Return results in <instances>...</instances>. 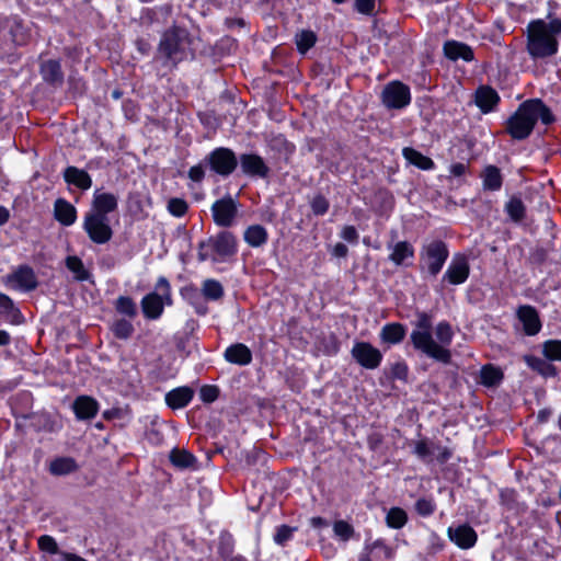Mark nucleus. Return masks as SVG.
<instances>
[{
    "instance_id": "34",
    "label": "nucleus",
    "mask_w": 561,
    "mask_h": 561,
    "mask_svg": "<svg viewBox=\"0 0 561 561\" xmlns=\"http://www.w3.org/2000/svg\"><path fill=\"white\" fill-rule=\"evenodd\" d=\"M222 285L213 278L205 279L202 284V294L208 300H219L224 296Z\"/></svg>"
},
{
    "instance_id": "39",
    "label": "nucleus",
    "mask_w": 561,
    "mask_h": 561,
    "mask_svg": "<svg viewBox=\"0 0 561 561\" xmlns=\"http://www.w3.org/2000/svg\"><path fill=\"white\" fill-rule=\"evenodd\" d=\"M408 522V515L404 510L400 507H392L388 511L386 523L390 528L400 529Z\"/></svg>"
},
{
    "instance_id": "24",
    "label": "nucleus",
    "mask_w": 561,
    "mask_h": 561,
    "mask_svg": "<svg viewBox=\"0 0 561 561\" xmlns=\"http://www.w3.org/2000/svg\"><path fill=\"white\" fill-rule=\"evenodd\" d=\"M194 392L188 387H179L165 394L167 404L173 409L185 408L193 399Z\"/></svg>"
},
{
    "instance_id": "1",
    "label": "nucleus",
    "mask_w": 561,
    "mask_h": 561,
    "mask_svg": "<svg viewBox=\"0 0 561 561\" xmlns=\"http://www.w3.org/2000/svg\"><path fill=\"white\" fill-rule=\"evenodd\" d=\"M432 318L425 312L417 314L410 334L411 343L416 351L437 362L448 364L451 359L449 345L454 339V330L447 321H440L432 333Z\"/></svg>"
},
{
    "instance_id": "51",
    "label": "nucleus",
    "mask_w": 561,
    "mask_h": 561,
    "mask_svg": "<svg viewBox=\"0 0 561 561\" xmlns=\"http://www.w3.org/2000/svg\"><path fill=\"white\" fill-rule=\"evenodd\" d=\"M333 530L335 535L341 537L342 539H348L353 533L351 525H348L344 520L336 522L333 526Z\"/></svg>"
},
{
    "instance_id": "27",
    "label": "nucleus",
    "mask_w": 561,
    "mask_h": 561,
    "mask_svg": "<svg viewBox=\"0 0 561 561\" xmlns=\"http://www.w3.org/2000/svg\"><path fill=\"white\" fill-rule=\"evenodd\" d=\"M244 241L252 248H260L267 242V230L261 225L249 226L243 233Z\"/></svg>"
},
{
    "instance_id": "13",
    "label": "nucleus",
    "mask_w": 561,
    "mask_h": 561,
    "mask_svg": "<svg viewBox=\"0 0 561 561\" xmlns=\"http://www.w3.org/2000/svg\"><path fill=\"white\" fill-rule=\"evenodd\" d=\"M211 214L217 226L230 227L237 216V203L230 196L218 199L211 206Z\"/></svg>"
},
{
    "instance_id": "31",
    "label": "nucleus",
    "mask_w": 561,
    "mask_h": 561,
    "mask_svg": "<svg viewBox=\"0 0 561 561\" xmlns=\"http://www.w3.org/2000/svg\"><path fill=\"white\" fill-rule=\"evenodd\" d=\"M524 360L528 367L538 371L545 377H554L557 375V368L542 358L533 355H526Z\"/></svg>"
},
{
    "instance_id": "14",
    "label": "nucleus",
    "mask_w": 561,
    "mask_h": 561,
    "mask_svg": "<svg viewBox=\"0 0 561 561\" xmlns=\"http://www.w3.org/2000/svg\"><path fill=\"white\" fill-rule=\"evenodd\" d=\"M470 267L469 262L465 255L457 254L453 257L445 274L444 279L453 285H459L467 280Z\"/></svg>"
},
{
    "instance_id": "48",
    "label": "nucleus",
    "mask_w": 561,
    "mask_h": 561,
    "mask_svg": "<svg viewBox=\"0 0 561 561\" xmlns=\"http://www.w3.org/2000/svg\"><path fill=\"white\" fill-rule=\"evenodd\" d=\"M414 453L421 459H426L434 454V446L426 439H420L414 445Z\"/></svg>"
},
{
    "instance_id": "44",
    "label": "nucleus",
    "mask_w": 561,
    "mask_h": 561,
    "mask_svg": "<svg viewBox=\"0 0 561 561\" xmlns=\"http://www.w3.org/2000/svg\"><path fill=\"white\" fill-rule=\"evenodd\" d=\"M506 210L513 220L518 221L524 217L525 207L520 199L512 198L506 205Z\"/></svg>"
},
{
    "instance_id": "63",
    "label": "nucleus",
    "mask_w": 561,
    "mask_h": 561,
    "mask_svg": "<svg viewBox=\"0 0 561 561\" xmlns=\"http://www.w3.org/2000/svg\"><path fill=\"white\" fill-rule=\"evenodd\" d=\"M549 413L546 412V411H540L539 414H538V417L541 420V421H546L547 417H548Z\"/></svg>"
},
{
    "instance_id": "23",
    "label": "nucleus",
    "mask_w": 561,
    "mask_h": 561,
    "mask_svg": "<svg viewBox=\"0 0 561 561\" xmlns=\"http://www.w3.org/2000/svg\"><path fill=\"white\" fill-rule=\"evenodd\" d=\"M224 356L227 362L240 366L248 365L252 360V353L250 348L242 343H237L227 347Z\"/></svg>"
},
{
    "instance_id": "41",
    "label": "nucleus",
    "mask_w": 561,
    "mask_h": 561,
    "mask_svg": "<svg viewBox=\"0 0 561 561\" xmlns=\"http://www.w3.org/2000/svg\"><path fill=\"white\" fill-rule=\"evenodd\" d=\"M116 310L129 318H134L137 314V307L134 300L127 296H119L115 302Z\"/></svg>"
},
{
    "instance_id": "17",
    "label": "nucleus",
    "mask_w": 561,
    "mask_h": 561,
    "mask_svg": "<svg viewBox=\"0 0 561 561\" xmlns=\"http://www.w3.org/2000/svg\"><path fill=\"white\" fill-rule=\"evenodd\" d=\"M447 535L450 541L461 549L472 548L478 540L476 530L467 524L449 527Z\"/></svg>"
},
{
    "instance_id": "62",
    "label": "nucleus",
    "mask_w": 561,
    "mask_h": 561,
    "mask_svg": "<svg viewBox=\"0 0 561 561\" xmlns=\"http://www.w3.org/2000/svg\"><path fill=\"white\" fill-rule=\"evenodd\" d=\"M311 525H312L313 527H317V528H318V527H322V526L327 525V523H325V520H324L323 518H321V517H313V518H311Z\"/></svg>"
},
{
    "instance_id": "5",
    "label": "nucleus",
    "mask_w": 561,
    "mask_h": 561,
    "mask_svg": "<svg viewBox=\"0 0 561 561\" xmlns=\"http://www.w3.org/2000/svg\"><path fill=\"white\" fill-rule=\"evenodd\" d=\"M236 253L237 239L234 234L221 231L199 242L197 256L199 261L225 262Z\"/></svg>"
},
{
    "instance_id": "57",
    "label": "nucleus",
    "mask_w": 561,
    "mask_h": 561,
    "mask_svg": "<svg viewBox=\"0 0 561 561\" xmlns=\"http://www.w3.org/2000/svg\"><path fill=\"white\" fill-rule=\"evenodd\" d=\"M348 249L343 243H336L332 249V254L336 257H344L347 255Z\"/></svg>"
},
{
    "instance_id": "11",
    "label": "nucleus",
    "mask_w": 561,
    "mask_h": 561,
    "mask_svg": "<svg viewBox=\"0 0 561 561\" xmlns=\"http://www.w3.org/2000/svg\"><path fill=\"white\" fill-rule=\"evenodd\" d=\"M382 102L388 108H403L411 102V93L408 85L392 81L382 91Z\"/></svg>"
},
{
    "instance_id": "9",
    "label": "nucleus",
    "mask_w": 561,
    "mask_h": 561,
    "mask_svg": "<svg viewBox=\"0 0 561 561\" xmlns=\"http://www.w3.org/2000/svg\"><path fill=\"white\" fill-rule=\"evenodd\" d=\"M206 164L211 171L221 175H230L237 168L238 160L234 152L228 148H216L206 158Z\"/></svg>"
},
{
    "instance_id": "50",
    "label": "nucleus",
    "mask_w": 561,
    "mask_h": 561,
    "mask_svg": "<svg viewBox=\"0 0 561 561\" xmlns=\"http://www.w3.org/2000/svg\"><path fill=\"white\" fill-rule=\"evenodd\" d=\"M311 209L314 215H324L329 209V202L323 196L318 195L311 202Z\"/></svg>"
},
{
    "instance_id": "30",
    "label": "nucleus",
    "mask_w": 561,
    "mask_h": 561,
    "mask_svg": "<svg viewBox=\"0 0 561 561\" xmlns=\"http://www.w3.org/2000/svg\"><path fill=\"white\" fill-rule=\"evenodd\" d=\"M405 328L401 323H388L380 332V339L388 344H398L405 336Z\"/></svg>"
},
{
    "instance_id": "3",
    "label": "nucleus",
    "mask_w": 561,
    "mask_h": 561,
    "mask_svg": "<svg viewBox=\"0 0 561 561\" xmlns=\"http://www.w3.org/2000/svg\"><path fill=\"white\" fill-rule=\"evenodd\" d=\"M561 33V20L554 19L549 22L537 20L528 25L527 49L535 58H546L557 54L558 35Z\"/></svg>"
},
{
    "instance_id": "33",
    "label": "nucleus",
    "mask_w": 561,
    "mask_h": 561,
    "mask_svg": "<svg viewBox=\"0 0 561 561\" xmlns=\"http://www.w3.org/2000/svg\"><path fill=\"white\" fill-rule=\"evenodd\" d=\"M66 266L79 282L88 280L91 276L89 271L84 267L83 262L78 256H68L66 259Z\"/></svg>"
},
{
    "instance_id": "60",
    "label": "nucleus",
    "mask_w": 561,
    "mask_h": 561,
    "mask_svg": "<svg viewBox=\"0 0 561 561\" xmlns=\"http://www.w3.org/2000/svg\"><path fill=\"white\" fill-rule=\"evenodd\" d=\"M10 343V335L7 331L0 330V346L7 345Z\"/></svg>"
},
{
    "instance_id": "49",
    "label": "nucleus",
    "mask_w": 561,
    "mask_h": 561,
    "mask_svg": "<svg viewBox=\"0 0 561 561\" xmlns=\"http://www.w3.org/2000/svg\"><path fill=\"white\" fill-rule=\"evenodd\" d=\"M415 510L422 516H430L435 511V504L432 500L420 499L415 503Z\"/></svg>"
},
{
    "instance_id": "46",
    "label": "nucleus",
    "mask_w": 561,
    "mask_h": 561,
    "mask_svg": "<svg viewBox=\"0 0 561 561\" xmlns=\"http://www.w3.org/2000/svg\"><path fill=\"white\" fill-rule=\"evenodd\" d=\"M168 210L175 217H182L187 211V203L182 198H171L168 202Z\"/></svg>"
},
{
    "instance_id": "47",
    "label": "nucleus",
    "mask_w": 561,
    "mask_h": 561,
    "mask_svg": "<svg viewBox=\"0 0 561 561\" xmlns=\"http://www.w3.org/2000/svg\"><path fill=\"white\" fill-rule=\"evenodd\" d=\"M38 547L42 551L56 554L59 553L58 545L56 540L48 535H43L38 538Z\"/></svg>"
},
{
    "instance_id": "15",
    "label": "nucleus",
    "mask_w": 561,
    "mask_h": 561,
    "mask_svg": "<svg viewBox=\"0 0 561 561\" xmlns=\"http://www.w3.org/2000/svg\"><path fill=\"white\" fill-rule=\"evenodd\" d=\"M389 261L396 266H410L414 260V247L408 241L388 244Z\"/></svg>"
},
{
    "instance_id": "52",
    "label": "nucleus",
    "mask_w": 561,
    "mask_h": 561,
    "mask_svg": "<svg viewBox=\"0 0 561 561\" xmlns=\"http://www.w3.org/2000/svg\"><path fill=\"white\" fill-rule=\"evenodd\" d=\"M199 396L204 402H214L218 397V389L215 386H204Z\"/></svg>"
},
{
    "instance_id": "54",
    "label": "nucleus",
    "mask_w": 561,
    "mask_h": 561,
    "mask_svg": "<svg viewBox=\"0 0 561 561\" xmlns=\"http://www.w3.org/2000/svg\"><path fill=\"white\" fill-rule=\"evenodd\" d=\"M391 374L397 379H405L408 376V366L403 362L396 363L391 368Z\"/></svg>"
},
{
    "instance_id": "2",
    "label": "nucleus",
    "mask_w": 561,
    "mask_h": 561,
    "mask_svg": "<svg viewBox=\"0 0 561 561\" xmlns=\"http://www.w3.org/2000/svg\"><path fill=\"white\" fill-rule=\"evenodd\" d=\"M538 119L548 125L554 121V117L540 100L526 101L508 118L507 131L514 139H525L530 135Z\"/></svg>"
},
{
    "instance_id": "18",
    "label": "nucleus",
    "mask_w": 561,
    "mask_h": 561,
    "mask_svg": "<svg viewBox=\"0 0 561 561\" xmlns=\"http://www.w3.org/2000/svg\"><path fill=\"white\" fill-rule=\"evenodd\" d=\"M517 317L527 335H536L540 331L541 322L538 312L534 307L528 305L520 306L517 309Z\"/></svg>"
},
{
    "instance_id": "29",
    "label": "nucleus",
    "mask_w": 561,
    "mask_h": 561,
    "mask_svg": "<svg viewBox=\"0 0 561 561\" xmlns=\"http://www.w3.org/2000/svg\"><path fill=\"white\" fill-rule=\"evenodd\" d=\"M499 100L497 93L489 87H482L477 91L476 103L484 113L492 111Z\"/></svg>"
},
{
    "instance_id": "42",
    "label": "nucleus",
    "mask_w": 561,
    "mask_h": 561,
    "mask_svg": "<svg viewBox=\"0 0 561 561\" xmlns=\"http://www.w3.org/2000/svg\"><path fill=\"white\" fill-rule=\"evenodd\" d=\"M542 354L549 360L561 362V341L549 340L542 344Z\"/></svg>"
},
{
    "instance_id": "36",
    "label": "nucleus",
    "mask_w": 561,
    "mask_h": 561,
    "mask_svg": "<svg viewBox=\"0 0 561 561\" xmlns=\"http://www.w3.org/2000/svg\"><path fill=\"white\" fill-rule=\"evenodd\" d=\"M170 461L178 468L185 469L194 466L195 457L184 449H173L170 453Z\"/></svg>"
},
{
    "instance_id": "38",
    "label": "nucleus",
    "mask_w": 561,
    "mask_h": 561,
    "mask_svg": "<svg viewBox=\"0 0 561 561\" xmlns=\"http://www.w3.org/2000/svg\"><path fill=\"white\" fill-rule=\"evenodd\" d=\"M41 71L46 81L56 82L62 78L60 64L57 60L44 61Z\"/></svg>"
},
{
    "instance_id": "53",
    "label": "nucleus",
    "mask_w": 561,
    "mask_h": 561,
    "mask_svg": "<svg viewBox=\"0 0 561 561\" xmlns=\"http://www.w3.org/2000/svg\"><path fill=\"white\" fill-rule=\"evenodd\" d=\"M355 9L363 14H371L375 10V0H356Z\"/></svg>"
},
{
    "instance_id": "64",
    "label": "nucleus",
    "mask_w": 561,
    "mask_h": 561,
    "mask_svg": "<svg viewBox=\"0 0 561 561\" xmlns=\"http://www.w3.org/2000/svg\"><path fill=\"white\" fill-rule=\"evenodd\" d=\"M195 308H196V311L201 314H204L207 311V308L205 306H195Z\"/></svg>"
},
{
    "instance_id": "4",
    "label": "nucleus",
    "mask_w": 561,
    "mask_h": 561,
    "mask_svg": "<svg viewBox=\"0 0 561 561\" xmlns=\"http://www.w3.org/2000/svg\"><path fill=\"white\" fill-rule=\"evenodd\" d=\"M191 54V41L186 30L173 27L163 33L159 47L158 58L165 66H175L186 59Z\"/></svg>"
},
{
    "instance_id": "7",
    "label": "nucleus",
    "mask_w": 561,
    "mask_h": 561,
    "mask_svg": "<svg viewBox=\"0 0 561 561\" xmlns=\"http://www.w3.org/2000/svg\"><path fill=\"white\" fill-rule=\"evenodd\" d=\"M154 293L141 299V308L146 318L156 320L161 317L164 306L172 304L171 288L165 277H160L156 284Z\"/></svg>"
},
{
    "instance_id": "32",
    "label": "nucleus",
    "mask_w": 561,
    "mask_h": 561,
    "mask_svg": "<svg viewBox=\"0 0 561 561\" xmlns=\"http://www.w3.org/2000/svg\"><path fill=\"white\" fill-rule=\"evenodd\" d=\"M77 469L76 461L70 457H59L54 459L49 465V471L54 476L69 474Z\"/></svg>"
},
{
    "instance_id": "10",
    "label": "nucleus",
    "mask_w": 561,
    "mask_h": 561,
    "mask_svg": "<svg viewBox=\"0 0 561 561\" xmlns=\"http://www.w3.org/2000/svg\"><path fill=\"white\" fill-rule=\"evenodd\" d=\"M4 285L16 291H31L37 286V278L32 267L21 265L3 278Z\"/></svg>"
},
{
    "instance_id": "26",
    "label": "nucleus",
    "mask_w": 561,
    "mask_h": 561,
    "mask_svg": "<svg viewBox=\"0 0 561 561\" xmlns=\"http://www.w3.org/2000/svg\"><path fill=\"white\" fill-rule=\"evenodd\" d=\"M0 316L11 324H20L23 321V316L13 300L2 293H0Z\"/></svg>"
},
{
    "instance_id": "59",
    "label": "nucleus",
    "mask_w": 561,
    "mask_h": 561,
    "mask_svg": "<svg viewBox=\"0 0 561 561\" xmlns=\"http://www.w3.org/2000/svg\"><path fill=\"white\" fill-rule=\"evenodd\" d=\"M60 556L62 558V561H87L82 557L75 554V553L60 552Z\"/></svg>"
},
{
    "instance_id": "56",
    "label": "nucleus",
    "mask_w": 561,
    "mask_h": 561,
    "mask_svg": "<svg viewBox=\"0 0 561 561\" xmlns=\"http://www.w3.org/2000/svg\"><path fill=\"white\" fill-rule=\"evenodd\" d=\"M204 175L205 170L202 164L194 165L188 170V178L194 182H201Z\"/></svg>"
},
{
    "instance_id": "37",
    "label": "nucleus",
    "mask_w": 561,
    "mask_h": 561,
    "mask_svg": "<svg viewBox=\"0 0 561 561\" xmlns=\"http://www.w3.org/2000/svg\"><path fill=\"white\" fill-rule=\"evenodd\" d=\"M295 42L300 54H306L317 42V35L310 30H304L296 34Z\"/></svg>"
},
{
    "instance_id": "58",
    "label": "nucleus",
    "mask_w": 561,
    "mask_h": 561,
    "mask_svg": "<svg viewBox=\"0 0 561 561\" xmlns=\"http://www.w3.org/2000/svg\"><path fill=\"white\" fill-rule=\"evenodd\" d=\"M467 167L463 163H454L450 165V174L454 176H461L466 173Z\"/></svg>"
},
{
    "instance_id": "28",
    "label": "nucleus",
    "mask_w": 561,
    "mask_h": 561,
    "mask_svg": "<svg viewBox=\"0 0 561 561\" xmlns=\"http://www.w3.org/2000/svg\"><path fill=\"white\" fill-rule=\"evenodd\" d=\"M402 154L410 164H413L421 170L427 171L433 170L435 168V163L431 158L424 156L423 153L413 148H403Z\"/></svg>"
},
{
    "instance_id": "22",
    "label": "nucleus",
    "mask_w": 561,
    "mask_h": 561,
    "mask_svg": "<svg viewBox=\"0 0 561 561\" xmlns=\"http://www.w3.org/2000/svg\"><path fill=\"white\" fill-rule=\"evenodd\" d=\"M241 169L248 175L264 178L268 173V168L263 159L256 154H242L240 158Z\"/></svg>"
},
{
    "instance_id": "20",
    "label": "nucleus",
    "mask_w": 561,
    "mask_h": 561,
    "mask_svg": "<svg viewBox=\"0 0 561 561\" xmlns=\"http://www.w3.org/2000/svg\"><path fill=\"white\" fill-rule=\"evenodd\" d=\"M444 54L448 59L454 61L458 59L471 61L474 57L470 46L457 41H447L444 44Z\"/></svg>"
},
{
    "instance_id": "12",
    "label": "nucleus",
    "mask_w": 561,
    "mask_h": 561,
    "mask_svg": "<svg viewBox=\"0 0 561 561\" xmlns=\"http://www.w3.org/2000/svg\"><path fill=\"white\" fill-rule=\"evenodd\" d=\"M351 354L366 369H376L382 360L381 352L368 342H355Z\"/></svg>"
},
{
    "instance_id": "6",
    "label": "nucleus",
    "mask_w": 561,
    "mask_h": 561,
    "mask_svg": "<svg viewBox=\"0 0 561 561\" xmlns=\"http://www.w3.org/2000/svg\"><path fill=\"white\" fill-rule=\"evenodd\" d=\"M449 256V250L442 240H430L420 250V270L435 277Z\"/></svg>"
},
{
    "instance_id": "25",
    "label": "nucleus",
    "mask_w": 561,
    "mask_h": 561,
    "mask_svg": "<svg viewBox=\"0 0 561 561\" xmlns=\"http://www.w3.org/2000/svg\"><path fill=\"white\" fill-rule=\"evenodd\" d=\"M64 179L68 184L84 191L89 190L92 185V179L88 172L76 167H68L64 172Z\"/></svg>"
},
{
    "instance_id": "35",
    "label": "nucleus",
    "mask_w": 561,
    "mask_h": 561,
    "mask_svg": "<svg viewBox=\"0 0 561 561\" xmlns=\"http://www.w3.org/2000/svg\"><path fill=\"white\" fill-rule=\"evenodd\" d=\"M503 378V373L501 369L492 366L485 365L481 368L480 371V380L481 383L488 387L496 386L501 382Z\"/></svg>"
},
{
    "instance_id": "55",
    "label": "nucleus",
    "mask_w": 561,
    "mask_h": 561,
    "mask_svg": "<svg viewBox=\"0 0 561 561\" xmlns=\"http://www.w3.org/2000/svg\"><path fill=\"white\" fill-rule=\"evenodd\" d=\"M341 237L347 242H356L358 239V233L353 226H345L342 229Z\"/></svg>"
},
{
    "instance_id": "8",
    "label": "nucleus",
    "mask_w": 561,
    "mask_h": 561,
    "mask_svg": "<svg viewBox=\"0 0 561 561\" xmlns=\"http://www.w3.org/2000/svg\"><path fill=\"white\" fill-rule=\"evenodd\" d=\"M83 230L90 240L96 244H104L113 237L108 216H100L87 213L82 224Z\"/></svg>"
},
{
    "instance_id": "16",
    "label": "nucleus",
    "mask_w": 561,
    "mask_h": 561,
    "mask_svg": "<svg viewBox=\"0 0 561 561\" xmlns=\"http://www.w3.org/2000/svg\"><path fill=\"white\" fill-rule=\"evenodd\" d=\"M117 206L118 199L116 195L96 190L93 193L91 208L88 213L100 216H108V214L117 209Z\"/></svg>"
},
{
    "instance_id": "61",
    "label": "nucleus",
    "mask_w": 561,
    "mask_h": 561,
    "mask_svg": "<svg viewBox=\"0 0 561 561\" xmlns=\"http://www.w3.org/2000/svg\"><path fill=\"white\" fill-rule=\"evenodd\" d=\"M9 219V211L5 207L0 206V226L5 224Z\"/></svg>"
},
{
    "instance_id": "21",
    "label": "nucleus",
    "mask_w": 561,
    "mask_h": 561,
    "mask_svg": "<svg viewBox=\"0 0 561 561\" xmlns=\"http://www.w3.org/2000/svg\"><path fill=\"white\" fill-rule=\"evenodd\" d=\"M54 216L64 226H71L77 220V209L64 198H58L54 204Z\"/></svg>"
},
{
    "instance_id": "19",
    "label": "nucleus",
    "mask_w": 561,
    "mask_h": 561,
    "mask_svg": "<svg viewBox=\"0 0 561 561\" xmlns=\"http://www.w3.org/2000/svg\"><path fill=\"white\" fill-rule=\"evenodd\" d=\"M72 408L77 419L79 420L93 419L99 411L98 402L88 396L78 397L75 400Z\"/></svg>"
},
{
    "instance_id": "43",
    "label": "nucleus",
    "mask_w": 561,
    "mask_h": 561,
    "mask_svg": "<svg viewBox=\"0 0 561 561\" xmlns=\"http://www.w3.org/2000/svg\"><path fill=\"white\" fill-rule=\"evenodd\" d=\"M112 331L117 339L127 340L134 332V325L125 319H118L112 324Z\"/></svg>"
},
{
    "instance_id": "45",
    "label": "nucleus",
    "mask_w": 561,
    "mask_h": 561,
    "mask_svg": "<svg viewBox=\"0 0 561 561\" xmlns=\"http://www.w3.org/2000/svg\"><path fill=\"white\" fill-rule=\"evenodd\" d=\"M295 530L296 528L287 525L278 526L274 535V541L279 546H285L293 538Z\"/></svg>"
},
{
    "instance_id": "40",
    "label": "nucleus",
    "mask_w": 561,
    "mask_h": 561,
    "mask_svg": "<svg viewBox=\"0 0 561 561\" xmlns=\"http://www.w3.org/2000/svg\"><path fill=\"white\" fill-rule=\"evenodd\" d=\"M483 184L484 187L496 191L502 185V176L500 170L496 167L489 165L483 172Z\"/></svg>"
}]
</instances>
